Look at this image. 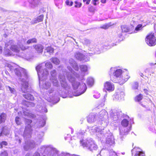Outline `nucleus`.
I'll return each instance as SVG.
<instances>
[{
    "instance_id": "obj_40",
    "label": "nucleus",
    "mask_w": 156,
    "mask_h": 156,
    "mask_svg": "<svg viewBox=\"0 0 156 156\" xmlns=\"http://www.w3.org/2000/svg\"><path fill=\"white\" fill-rule=\"evenodd\" d=\"M88 10L90 12L94 14V13L95 11V8H94V7L92 6H90L88 7Z\"/></svg>"
},
{
    "instance_id": "obj_37",
    "label": "nucleus",
    "mask_w": 156,
    "mask_h": 156,
    "mask_svg": "<svg viewBox=\"0 0 156 156\" xmlns=\"http://www.w3.org/2000/svg\"><path fill=\"white\" fill-rule=\"evenodd\" d=\"M45 50L48 52L50 54L53 53L54 52V49L51 47H47Z\"/></svg>"
},
{
    "instance_id": "obj_48",
    "label": "nucleus",
    "mask_w": 156,
    "mask_h": 156,
    "mask_svg": "<svg viewBox=\"0 0 156 156\" xmlns=\"http://www.w3.org/2000/svg\"><path fill=\"white\" fill-rule=\"evenodd\" d=\"M66 4L67 5H69L70 6H71L73 5V2H70L69 0H67L66 1Z\"/></svg>"
},
{
    "instance_id": "obj_34",
    "label": "nucleus",
    "mask_w": 156,
    "mask_h": 156,
    "mask_svg": "<svg viewBox=\"0 0 156 156\" xmlns=\"http://www.w3.org/2000/svg\"><path fill=\"white\" fill-rule=\"evenodd\" d=\"M38 111L41 112H45L46 113L48 112L47 109L45 107L40 106L38 108Z\"/></svg>"
},
{
    "instance_id": "obj_21",
    "label": "nucleus",
    "mask_w": 156,
    "mask_h": 156,
    "mask_svg": "<svg viewBox=\"0 0 156 156\" xmlns=\"http://www.w3.org/2000/svg\"><path fill=\"white\" fill-rule=\"evenodd\" d=\"M35 50L38 53H42L44 49V47L41 44H38L34 46Z\"/></svg>"
},
{
    "instance_id": "obj_23",
    "label": "nucleus",
    "mask_w": 156,
    "mask_h": 156,
    "mask_svg": "<svg viewBox=\"0 0 156 156\" xmlns=\"http://www.w3.org/2000/svg\"><path fill=\"white\" fill-rule=\"evenodd\" d=\"M96 119L95 114L94 113H91L88 117L87 121L90 123L93 122L95 121Z\"/></svg>"
},
{
    "instance_id": "obj_55",
    "label": "nucleus",
    "mask_w": 156,
    "mask_h": 156,
    "mask_svg": "<svg viewBox=\"0 0 156 156\" xmlns=\"http://www.w3.org/2000/svg\"><path fill=\"white\" fill-rule=\"evenodd\" d=\"M25 156H30V154H27ZM33 156H40V155L38 153L36 152L34 154Z\"/></svg>"
},
{
    "instance_id": "obj_22",
    "label": "nucleus",
    "mask_w": 156,
    "mask_h": 156,
    "mask_svg": "<svg viewBox=\"0 0 156 156\" xmlns=\"http://www.w3.org/2000/svg\"><path fill=\"white\" fill-rule=\"evenodd\" d=\"M46 119V117H44L43 118H42L41 120H39L36 124L38 125V127H43L45 124V120Z\"/></svg>"
},
{
    "instance_id": "obj_51",
    "label": "nucleus",
    "mask_w": 156,
    "mask_h": 156,
    "mask_svg": "<svg viewBox=\"0 0 156 156\" xmlns=\"http://www.w3.org/2000/svg\"><path fill=\"white\" fill-rule=\"evenodd\" d=\"M0 156H8V154L6 151H3L0 154Z\"/></svg>"
},
{
    "instance_id": "obj_28",
    "label": "nucleus",
    "mask_w": 156,
    "mask_h": 156,
    "mask_svg": "<svg viewBox=\"0 0 156 156\" xmlns=\"http://www.w3.org/2000/svg\"><path fill=\"white\" fill-rule=\"evenodd\" d=\"M44 18V15H41L38 16L37 18L35 19L34 20L33 23H37L38 22L42 21Z\"/></svg>"
},
{
    "instance_id": "obj_3",
    "label": "nucleus",
    "mask_w": 156,
    "mask_h": 156,
    "mask_svg": "<svg viewBox=\"0 0 156 156\" xmlns=\"http://www.w3.org/2000/svg\"><path fill=\"white\" fill-rule=\"evenodd\" d=\"M73 75H69L68 74L67 78L69 82L72 83L73 88L74 90L73 95L74 96H77L84 93L87 89V87L85 83H82L76 81V78L73 76Z\"/></svg>"
},
{
    "instance_id": "obj_5",
    "label": "nucleus",
    "mask_w": 156,
    "mask_h": 156,
    "mask_svg": "<svg viewBox=\"0 0 156 156\" xmlns=\"http://www.w3.org/2000/svg\"><path fill=\"white\" fill-rule=\"evenodd\" d=\"M44 136V133L41 132L38 135L36 138V143H35L33 140H26L23 145V148L25 150L28 151L35 147L37 145L40 144L42 141V139Z\"/></svg>"
},
{
    "instance_id": "obj_42",
    "label": "nucleus",
    "mask_w": 156,
    "mask_h": 156,
    "mask_svg": "<svg viewBox=\"0 0 156 156\" xmlns=\"http://www.w3.org/2000/svg\"><path fill=\"white\" fill-rule=\"evenodd\" d=\"M142 95L141 94H140L137 95L135 98V100L136 101H139L142 100Z\"/></svg>"
},
{
    "instance_id": "obj_19",
    "label": "nucleus",
    "mask_w": 156,
    "mask_h": 156,
    "mask_svg": "<svg viewBox=\"0 0 156 156\" xmlns=\"http://www.w3.org/2000/svg\"><path fill=\"white\" fill-rule=\"evenodd\" d=\"M125 96L124 93L123 91L118 92L114 95L116 99L120 100L124 98Z\"/></svg>"
},
{
    "instance_id": "obj_41",
    "label": "nucleus",
    "mask_w": 156,
    "mask_h": 156,
    "mask_svg": "<svg viewBox=\"0 0 156 156\" xmlns=\"http://www.w3.org/2000/svg\"><path fill=\"white\" fill-rule=\"evenodd\" d=\"M51 77L50 78H53V77H56V71L55 70H53L51 71L50 72Z\"/></svg>"
},
{
    "instance_id": "obj_57",
    "label": "nucleus",
    "mask_w": 156,
    "mask_h": 156,
    "mask_svg": "<svg viewBox=\"0 0 156 156\" xmlns=\"http://www.w3.org/2000/svg\"><path fill=\"white\" fill-rule=\"evenodd\" d=\"M98 1V0H92V3L93 5H96L97 4L96 2Z\"/></svg>"
},
{
    "instance_id": "obj_20",
    "label": "nucleus",
    "mask_w": 156,
    "mask_h": 156,
    "mask_svg": "<svg viewBox=\"0 0 156 156\" xmlns=\"http://www.w3.org/2000/svg\"><path fill=\"white\" fill-rule=\"evenodd\" d=\"M69 63L76 71H78L79 69L78 66L76 62L72 58H71L69 60Z\"/></svg>"
},
{
    "instance_id": "obj_16",
    "label": "nucleus",
    "mask_w": 156,
    "mask_h": 156,
    "mask_svg": "<svg viewBox=\"0 0 156 156\" xmlns=\"http://www.w3.org/2000/svg\"><path fill=\"white\" fill-rule=\"evenodd\" d=\"M132 156H145L144 153L139 148H134L131 151Z\"/></svg>"
},
{
    "instance_id": "obj_62",
    "label": "nucleus",
    "mask_w": 156,
    "mask_h": 156,
    "mask_svg": "<svg viewBox=\"0 0 156 156\" xmlns=\"http://www.w3.org/2000/svg\"><path fill=\"white\" fill-rule=\"evenodd\" d=\"M90 0H87L86 1V4L87 5H89L90 3Z\"/></svg>"
},
{
    "instance_id": "obj_60",
    "label": "nucleus",
    "mask_w": 156,
    "mask_h": 156,
    "mask_svg": "<svg viewBox=\"0 0 156 156\" xmlns=\"http://www.w3.org/2000/svg\"><path fill=\"white\" fill-rule=\"evenodd\" d=\"M109 156H118L115 153H113L112 154H111Z\"/></svg>"
},
{
    "instance_id": "obj_26",
    "label": "nucleus",
    "mask_w": 156,
    "mask_h": 156,
    "mask_svg": "<svg viewBox=\"0 0 156 156\" xmlns=\"http://www.w3.org/2000/svg\"><path fill=\"white\" fill-rule=\"evenodd\" d=\"M23 97L27 100L33 101L34 100L33 96L31 94H23Z\"/></svg>"
},
{
    "instance_id": "obj_9",
    "label": "nucleus",
    "mask_w": 156,
    "mask_h": 156,
    "mask_svg": "<svg viewBox=\"0 0 156 156\" xmlns=\"http://www.w3.org/2000/svg\"><path fill=\"white\" fill-rule=\"evenodd\" d=\"M80 67L82 73L81 74L79 75L76 73L72 70L71 67L68 66H67L68 69L71 72V73L76 78H78L80 80H82L83 79V77L85 75L84 73L87 71L88 68L87 66L84 65L80 66Z\"/></svg>"
},
{
    "instance_id": "obj_11",
    "label": "nucleus",
    "mask_w": 156,
    "mask_h": 156,
    "mask_svg": "<svg viewBox=\"0 0 156 156\" xmlns=\"http://www.w3.org/2000/svg\"><path fill=\"white\" fill-rule=\"evenodd\" d=\"M32 121L30 119H26L25 123L26 126L23 134L24 138L26 139L27 138L31 136V133L32 131L31 126L30 125Z\"/></svg>"
},
{
    "instance_id": "obj_18",
    "label": "nucleus",
    "mask_w": 156,
    "mask_h": 156,
    "mask_svg": "<svg viewBox=\"0 0 156 156\" xmlns=\"http://www.w3.org/2000/svg\"><path fill=\"white\" fill-rule=\"evenodd\" d=\"M106 142L110 145L115 144V139L114 136L112 134H109V135H108L106 139Z\"/></svg>"
},
{
    "instance_id": "obj_33",
    "label": "nucleus",
    "mask_w": 156,
    "mask_h": 156,
    "mask_svg": "<svg viewBox=\"0 0 156 156\" xmlns=\"http://www.w3.org/2000/svg\"><path fill=\"white\" fill-rule=\"evenodd\" d=\"M9 130L8 129H7L5 127H4L2 128L1 132L0 134V136L2 134H4L5 135H7L9 134Z\"/></svg>"
},
{
    "instance_id": "obj_61",
    "label": "nucleus",
    "mask_w": 156,
    "mask_h": 156,
    "mask_svg": "<svg viewBox=\"0 0 156 156\" xmlns=\"http://www.w3.org/2000/svg\"><path fill=\"white\" fill-rule=\"evenodd\" d=\"M16 140H18V143L19 144H20L21 142V140L20 139H19V138H16Z\"/></svg>"
},
{
    "instance_id": "obj_54",
    "label": "nucleus",
    "mask_w": 156,
    "mask_h": 156,
    "mask_svg": "<svg viewBox=\"0 0 156 156\" xmlns=\"http://www.w3.org/2000/svg\"><path fill=\"white\" fill-rule=\"evenodd\" d=\"M138 83L135 82L133 85V88L134 89H137L138 87Z\"/></svg>"
},
{
    "instance_id": "obj_1",
    "label": "nucleus",
    "mask_w": 156,
    "mask_h": 156,
    "mask_svg": "<svg viewBox=\"0 0 156 156\" xmlns=\"http://www.w3.org/2000/svg\"><path fill=\"white\" fill-rule=\"evenodd\" d=\"M7 66L12 72L14 71L15 74L19 77V80L21 82L22 85L21 89L24 93L29 92L28 75L26 70L19 66L16 67L13 64H8Z\"/></svg>"
},
{
    "instance_id": "obj_43",
    "label": "nucleus",
    "mask_w": 156,
    "mask_h": 156,
    "mask_svg": "<svg viewBox=\"0 0 156 156\" xmlns=\"http://www.w3.org/2000/svg\"><path fill=\"white\" fill-rule=\"evenodd\" d=\"M84 133V131H81L78 132L77 134V136L79 138H81L83 137Z\"/></svg>"
},
{
    "instance_id": "obj_27",
    "label": "nucleus",
    "mask_w": 156,
    "mask_h": 156,
    "mask_svg": "<svg viewBox=\"0 0 156 156\" xmlns=\"http://www.w3.org/2000/svg\"><path fill=\"white\" fill-rule=\"evenodd\" d=\"M6 115L2 113L0 115V123L5 122L6 119Z\"/></svg>"
},
{
    "instance_id": "obj_8",
    "label": "nucleus",
    "mask_w": 156,
    "mask_h": 156,
    "mask_svg": "<svg viewBox=\"0 0 156 156\" xmlns=\"http://www.w3.org/2000/svg\"><path fill=\"white\" fill-rule=\"evenodd\" d=\"M80 143L84 147H86L91 151L95 150L97 148V145L91 138H88L85 140H80Z\"/></svg>"
},
{
    "instance_id": "obj_47",
    "label": "nucleus",
    "mask_w": 156,
    "mask_h": 156,
    "mask_svg": "<svg viewBox=\"0 0 156 156\" xmlns=\"http://www.w3.org/2000/svg\"><path fill=\"white\" fill-rule=\"evenodd\" d=\"M110 25V24L109 23L103 25L101 27L103 29H106L108 28Z\"/></svg>"
},
{
    "instance_id": "obj_24",
    "label": "nucleus",
    "mask_w": 156,
    "mask_h": 156,
    "mask_svg": "<svg viewBox=\"0 0 156 156\" xmlns=\"http://www.w3.org/2000/svg\"><path fill=\"white\" fill-rule=\"evenodd\" d=\"M50 80L52 82L53 86L57 87L59 86L58 81L56 77L50 78Z\"/></svg>"
},
{
    "instance_id": "obj_15",
    "label": "nucleus",
    "mask_w": 156,
    "mask_h": 156,
    "mask_svg": "<svg viewBox=\"0 0 156 156\" xmlns=\"http://www.w3.org/2000/svg\"><path fill=\"white\" fill-rule=\"evenodd\" d=\"M92 130H94L92 132H96V135L97 137L100 138L101 140L104 138L105 137L104 131L102 130L99 127H92Z\"/></svg>"
},
{
    "instance_id": "obj_30",
    "label": "nucleus",
    "mask_w": 156,
    "mask_h": 156,
    "mask_svg": "<svg viewBox=\"0 0 156 156\" xmlns=\"http://www.w3.org/2000/svg\"><path fill=\"white\" fill-rule=\"evenodd\" d=\"M31 6H35L39 2V0H28Z\"/></svg>"
},
{
    "instance_id": "obj_52",
    "label": "nucleus",
    "mask_w": 156,
    "mask_h": 156,
    "mask_svg": "<svg viewBox=\"0 0 156 156\" xmlns=\"http://www.w3.org/2000/svg\"><path fill=\"white\" fill-rule=\"evenodd\" d=\"M93 96L95 98H98L100 97V94L98 93H95Z\"/></svg>"
},
{
    "instance_id": "obj_38",
    "label": "nucleus",
    "mask_w": 156,
    "mask_h": 156,
    "mask_svg": "<svg viewBox=\"0 0 156 156\" xmlns=\"http://www.w3.org/2000/svg\"><path fill=\"white\" fill-rule=\"evenodd\" d=\"M6 87L7 90H9L11 93L13 94H15L16 93V90L14 88L11 87L9 86H6Z\"/></svg>"
},
{
    "instance_id": "obj_14",
    "label": "nucleus",
    "mask_w": 156,
    "mask_h": 156,
    "mask_svg": "<svg viewBox=\"0 0 156 156\" xmlns=\"http://www.w3.org/2000/svg\"><path fill=\"white\" fill-rule=\"evenodd\" d=\"M98 118L102 121H104L106 124L108 123V118L106 111L104 109L102 110L99 113Z\"/></svg>"
},
{
    "instance_id": "obj_17",
    "label": "nucleus",
    "mask_w": 156,
    "mask_h": 156,
    "mask_svg": "<svg viewBox=\"0 0 156 156\" xmlns=\"http://www.w3.org/2000/svg\"><path fill=\"white\" fill-rule=\"evenodd\" d=\"M104 89L109 91H113L114 89V86L113 84L109 82H106L104 85Z\"/></svg>"
},
{
    "instance_id": "obj_44",
    "label": "nucleus",
    "mask_w": 156,
    "mask_h": 156,
    "mask_svg": "<svg viewBox=\"0 0 156 156\" xmlns=\"http://www.w3.org/2000/svg\"><path fill=\"white\" fill-rule=\"evenodd\" d=\"M142 24H139L136 27L135 31H139L142 29Z\"/></svg>"
},
{
    "instance_id": "obj_10",
    "label": "nucleus",
    "mask_w": 156,
    "mask_h": 156,
    "mask_svg": "<svg viewBox=\"0 0 156 156\" xmlns=\"http://www.w3.org/2000/svg\"><path fill=\"white\" fill-rule=\"evenodd\" d=\"M68 74H69L70 75H72V74L70 72L68 73L64 71L63 73V75H62V74H61L59 76L61 86L63 88L65 89L66 90L69 89L70 88V86L68 85L66 80L65 76V75H66L67 76V75Z\"/></svg>"
},
{
    "instance_id": "obj_29",
    "label": "nucleus",
    "mask_w": 156,
    "mask_h": 156,
    "mask_svg": "<svg viewBox=\"0 0 156 156\" xmlns=\"http://www.w3.org/2000/svg\"><path fill=\"white\" fill-rule=\"evenodd\" d=\"M87 84L90 86H92L94 83V80L93 78L92 77H89L87 79Z\"/></svg>"
},
{
    "instance_id": "obj_45",
    "label": "nucleus",
    "mask_w": 156,
    "mask_h": 156,
    "mask_svg": "<svg viewBox=\"0 0 156 156\" xmlns=\"http://www.w3.org/2000/svg\"><path fill=\"white\" fill-rule=\"evenodd\" d=\"M23 115L25 116H27L29 117H34V115H32L31 113H30L27 112H23Z\"/></svg>"
},
{
    "instance_id": "obj_31",
    "label": "nucleus",
    "mask_w": 156,
    "mask_h": 156,
    "mask_svg": "<svg viewBox=\"0 0 156 156\" xmlns=\"http://www.w3.org/2000/svg\"><path fill=\"white\" fill-rule=\"evenodd\" d=\"M50 60L52 63L56 65L59 64L60 63L59 59L57 58H51Z\"/></svg>"
},
{
    "instance_id": "obj_50",
    "label": "nucleus",
    "mask_w": 156,
    "mask_h": 156,
    "mask_svg": "<svg viewBox=\"0 0 156 156\" xmlns=\"http://www.w3.org/2000/svg\"><path fill=\"white\" fill-rule=\"evenodd\" d=\"M15 121L17 125H20V119L18 117H16L15 118Z\"/></svg>"
},
{
    "instance_id": "obj_7",
    "label": "nucleus",
    "mask_w": 156,
    "mask_h": 156,
    "mask_svg": "<svg viewBox=\"0 0 156 156\" xmlns=\"http://www.w3.org/2000/svg\"><path fill=\"white\" fill-rule=\"evenodd\" d=\"M129 121L126 119H124L121 122L122 126L119 128L120 135L122 139L123 135H126L131 130V126H128Z\"/></svg>"
},
{
    "instance_id": "obj_4",
    "label": "nucleus",
    "mask_w": 156,
    "mask_h": 156,
    "mask_svg": "<svg viewBox=\"0 0 156 156\" xmlns=\"http://www.w3.org/2000/svg\"><path fill=\"white\" fill-rule=\"evenodd\" d=\"M122 70L117 69L116 68H111L110 70V74H112L110 76L111 80L113 82L119 83L120 84H122L126 81L129 77L128 75L126 77L123 79L122 77Z\"/></svg>"
},
{
    "instance_id": "obj_6",
    "label": "nucleus",
    "mask_w": 156,
    "mask_h": 156,
    "mask_svg": "<svg viewBox=\"0 0 156 156\" xmlns=\"http://www.w3.org/2000/svg\"><path fill=\"white\" fill-rule=\"evenodd\" d=\"M44 66V63H42L37 66L36 67L40 81V86L41 84V82L45 80L49 74V72L46 69H43Z\"/></svg>"
},
{
    "instance_id": "obj_25",
    "label": "nucleus",
    "mask_w": 156,
    "mask_h": 156,
    "mask_svg": "<svg viewBox=\"0 0 156 156\" xmlns=\"http://www.w3.org/2000/svg\"><path fill=\"white\" fill-rule=\"evenodd\" d=\"M118 113H111V115L113 118L114 121H117L120 118V116L118 115Z\"/></svg>"
},
{
    "instance_id": "obj_32",
    "label": "nucleus",
    "mask_w": 156,
    "mask_h": 156,
    "mask_svg": "<svg viewBox=\"0 0 156 156\" xmlns=\"http://www.w3.org/2000/svg\"><path fill=\"white\" fill-rule=\"evenodd\" d=\"M43 88L46 89L48 90L51 87V84L49 82H45V83L43 84Z\"/></svg>"
},
{
    "instance_id": "obj_46",
    "label": "nucleus",
    "mask_w": 156,
    "mask_h": 156,
    "mask_svg": "<svg viewBox=\"0 0 156 156\" xmlns=\"http://www.w3.org/2000/svg\"><path fill=\"white\" fill-rule=\"evenodd\" d=\"M83 43L84 44L89 45L90 44V42L89 40L87 39H85L83 41Z\"/></svg>"
},
{
    "instance_id": "obj_39",
    "label": "nucleus",
    "mask_w": 156,
    "mask_h": 156,
    "mask_svg": "<svg viewBox=\"0 0 156 156\" xmlns=\"http://www.w3.org/2000/svg\"><path fill=\"white\" fill-rule=\"evenodd\" d=\"M36 42L37 40L35 38H33L28 40L27 41V43L28 44H29L31 43Z\"/></svg>"
},
{
    "instance_id": "obj_2",
    "label": "nucleus",
    "mask_w": 156,
    "mask_h": 156,
    "mask_svg": "<svg viewBox=\"0 0 156 156\" xmlns=\"http://www.w3.org/2000/svg\"><path fill=\"white\" fill-rule=\"evenodd\" d=\"M25 40L23 39L21 40V42H19L18 43V44L20 47V48H19L17 45L13 44L14 42L13 41H9V42H7L5 44V47L4 48L5 54L7 55H12V52L11 51H10L8 48H7L9 46H10L9 48L10 49L14 52L16 53V55L19 57H22L27 60H30L32 59L33 58L32 55H29L27 54L26 55H22V54H20L19 53L20 48L22 50H24L28 48L27 47L24 46L23 45V44L25 43Z\"/></svg>"
},
{
    "instance_id": "obj_63",
    "label": "nucleus",
    "mask_w": 156,
    "mask_h": 156,
    "mask_svg": "<svg viewBox=\"0 0 156 156\" xmlns=\"http://www.w3.org/2000/svg\"><path fill=\"white\" fill-rule=\"evenodd\" d=\"M30 105L32 107H34V103L33 102H31L30 103Z\"/></svg>"
},
{
    "instance_id": "obj_56",
    "label": "nucleus",
    "mask_w": 156,
    "mask_h": 156,
    "mask_svg": "<svg viewBox=\"0 0 156 156\" xmlns=\"http://www.w3.org/2000/svg\"><path fill=\"white\" fill-rule=\"evenodd\" d=\"M5 73L6 75V76H5L4 75V77L6 79H7L8 78L9 76V73L7 71H5Z\"/></svg>"
},
{
    "instance_id": "obj_58",
    "label": "nucleus",
    "mask_w": 156,
    "mask_h": 156,
    "mask_svg": "<svg viewBox=\"0 0 156 156\" xmlns=\"http://www.w3.org/2000/svg\"><path fill=\"white\" fill-rule=\"evenodd\" d=\"M53 91V88H51L50 89H49L48 91V93L49 94H51Z\"/></svg>"
},
{
    "instance_id": "obj_53",
    "label": "nucleus",
    "mask_w": 156,
    "mask_h": 156,
    "mask_svg": "<svg viewBox=\"0 0 156 156\" xmlns=\"http://www.w3.org/2000/svg\"><path fill=\"white\" fill-rule=\"evenodd\" d=\"M75 3L76 4V5H75V7H79L80 8L81 6V3H79L77 2V1L75 2Z\"/></svg>"
},
{
    "instance_id": "obj_49",
    "label": "nucleus",
    "mask_w": 156,
    "mask_h": 156,
    "mask_svg": "<svg viewBox=\"0 0 156 156\" xmlns=\"http://www.w3.org/2000/svg\"><path fill=\"white\" fill-rule=\"evenodd\" d=\"M7 145V143L6 141H2L0 143V147L1 148H2L3 146H6Z\"/></svg>"
},
{
    "instance_id": "obj_59",
    "label": "nucleus",
    "mask_w": 156,
    "mask_h": 156,
    "mask_svg": "<svg viewBox=\"0 0 156 156\" xmlns=\"http://www.w3.org/2000/svg\"><path fill=\"white\" fill-rule=\"evenodd\" d=\"M67 95V93H66V94H65V95H63L62 94H60V96L62 97L63 98H65L66 97Z\"/></svg>"
},
{
    "instance_id": "obj_64",
    "label": "nucleus",
    "mask_w": 156,
    "mask_h": 156,
    "mask_svg": "<svg viewBox=\"0 0 156 156\" xmlns=\"http://www.w3.org/2000/svg\"><path fill=\"white\" fill-rule=\"evenodd\" d=\"M101 1L102 3H105L106 2V0H101Z\"/></svg>"
},
{
    "instance_id": "obj_35",
    "label": "nucleus",
    "mask_w": 156,
    "mask_h": 156,
    "mask_svg": "<svg viewBox=\"0 0 156 156\" xmlns=\"http://www.w3.org/2000/svg\"><path fill=\"white\" fill-rule=\"evenodd\" d=\"M121 29L122 32H127L129 31V27L126 25H123L121 27Z\"/></svg>"
},
{
    "instance_id": "obj_13",
    "label": "nucleus",
    "mask_w": 156,
    "mask_h": 156,
    "mask_svg": "<svg viewBox=\"0 0 156 156\" xmlns=\"http://www.w3.org/2000/svg\"><path fill=\"white\" fill-rule=\"evenodd\" d=\"M91 54L88 53L86 55L87 57L82 53L79 52H77L74 54V56L75 58L77 59L80 61H81L83 62H87L89 61L90 59V58L89 57V56H90Z\"/></svg>"
},
{
    "instance_id": "obj_12",
    "label": "nucleus",
    "mask_w": 156,
    "mask_h": 156,
    "mask_svg": "<svg viewBox=\"0 0 156 156\" xmlns=\"http://www.w3.org/2000/svg\"><path fill=\"white\" fill-rule=\"evenodd\" d=\"M147 44L149 46H154L156 44V39L154 34H150L147 35L145 39Z\"/></svg>"
},
{
    "instance_id": "obj_36",
    "label": "nucleus",
    "mask_w": 156,
    "mask_h": 156,
    "mask_svg": "<svg viewBox=\"0 0 156 156\" xmlns=\"http://www.w3.org/2000/svg\"><path fill=\"white\" fill-rule=\"evenodd\" d=\"M45 67L48 69H51L53 67L52 64L50 62H47L45 63Z\"/></svg>"
}]
</instances>
